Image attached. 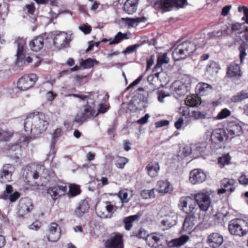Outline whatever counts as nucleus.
Returning a JSON list of instances; mask_svg holds the SVG:
<instances>
[{"instance_id":"nucleus-56","label":"nucleus","mask_w":248,"mask_h":248,"mask_svg":"<svg viewBox=\"0 0 248 248\" xmlns=\"http://www.w3.org/2000/svg\"><path fill=\"white\" fill-rule=\"evenodd\" d=\"M79 29L85 34L90 33L92 30V28L90 26L85 24L80 26L79 27Z\"/></svg>"},{"instance_id":"nucleus-29","label":"nucleus","mask_w":248,"mask_h":248,"mask_svg":"<svg viewBox=\"0 0 248 248\" xmlns=\"http://www.w3.org/2000/svg\"><path fill=\"white\" fill-rule=\"evenodd\" d=\"M235 183V181L233 179L224 178L221 181L220 184L221 187L228 189L229 193H231L233 192L235 189V187L234 186Z\"/></svg>"},{"instance_id":"nucleus-10","label":"nucleus","mask_w":248,"mask_h":248,"mask_svg":"<svg viewBox=\"0 0 248 248\" xmlns=\"http://www.w3.org/2000/svg\"><path fill=\"white\" fill-rule=\"evenodd\" d=\"M14 167L10 164H4L0 170V182L6 183L11 181Z\"/></svg>"},{"instance_id":"nucleus-31","label":"nucleus","mask_w":248,"mask_h":248,"mask_svg":"<svg viewBox=\"0 0 248 248\" xmlns=\"http://www.w3.org/2000/svg\"><path fill=\"white\" fill-rule=\"evenodd\" d=\"M139 97V99L134 100L133 102V104L135 107V109L137 111H140L143 108H145L146 107V103L147 101V97L146 96L142 95L141 96V94H140Z\"/></svg>"},{"instance_id":"nucleus-7","label":"nucleus","mask_w":248,"mask_h":248,"mask_svg":"<svg viewBox=\"0 0 248 248\" xmlns=\"http://www.w3.org/2000/svg\"><path fill=\"white\" fill-rule=\"evenodd\" d=\"M227 130L228 131V135L231 139L240 136L243 133L242 126L240 122L238 120L228 121Z\"/></svg>"},{"instance_id":"nucleus-46","label":"nucleus","mask_w":248,"mask_h":248,"mask_svg":"<svg viewBox=\"0 0 248 248\" xmlns=\"http://www.w3.org/2000/svg\"><path fill=\"white\" fill-rule=\"evenodd\" d=\"M231 160V157L228 155H225L221 157L218 158V163L220 165V167L222 168L226 165H228Z\"/></svg>"},{"instance_id":"nucleus-48","label":"nucleus","mask_w":248,"mask_h":248,"mask_svg":"<svg viewBox=\"0 0 248 248\" xmlns=\"http://www.w3.org/2000/svg\"><path fill=\"white\" fill-rule=\"evenodd\" d=\"M47 193L50 195L52 199L54 200L57 199L60 197L58 193V187L56 186L48 188L47 189Z\"/></svg>"},{"instance_id":"nucleus-54","label":"nucleus","mask_w":248,"mask_h":248,"mask_svg":"<svg viewBox=\"0 0 248 248\" xmlns=\"http://www.w3.org/2000/svg\"><path fill=\"white\" fill-rule=\"evenodd\" d=\"M206 113L199 111H193L192 115L196 119H203L206 117Z\"/></svg>"},{"instance_id":"nucleus-32","label":"nucleus","mask_w":248,"mask_h":248,"mask_svg":"<svg viewBox=\"0 0 248 248\" xmlns=\"http://www.w3.org/2000/svg\"><path fill=\"white\" fill-rule=\"evenodd\" d=\"M177 220V215L173 214L171 215L167 216L165 219L162 220L161 223L163 225L167 226L168 228H170L176 224Z\"/></svg>"},{"instance_id":"nucleus-55","label":"nucleus","mask_w":248,"mask_h":248,"mask_svg":"<svg viewBox=\"0 0 248 248\" xmlns=\"http://www.w3.org/2000/svg\"><path fill=\"white\" fill-rule=\"evenodd\" d=\"M140 46V44H136L134 45L128 46L123 52L124 54H129L134 52L137 48Z\"/></svg>"},{"instance_id":"nucleus-58","label":"nucleus","mask_w":248,"mask_h":248,"mask_svg":"<svg viewBox=\"0 0 248 248\" xmlns=\"http://www.w3.org/2000/svg\"><path fill=\"white\" fill-rule=\"evenodd\" d=\"M169 121L166 120H162L160 121L156 122L155 123L156 127H161L164 126H166L169 125Z\"/></svg>"},{"instance_id":"nucleus-27","label":"nucleus","mask_w":248,"mask_h":248,"mask_svg":"<svg viewBox=\"0 0 248 248\" xmlns=\"http://www.w3.org/2000/svg\"><path fill=\"white\" fill-rule=\"evenodd\" d=\"M142 212H139L136 215L125 217L123 220V222L125 224V229L127 231H129L133 226V222L139 219L142 216Z\"/></svg>"},{"instance_id":"nucleus-63","label":"nucleus","mask_w":248,"mask_h":248,"mask_svg":"<svg viewBox=\"0 0 248 248\" xmlns=\"http://www.w3.org/2000/svg\"><path fill=\"white\" fill-rule=\"evenodd\" d=\"M231 8V5H226L224 6L222 9L221 15L223 16H227L229 13Z\"/></svg>"},{"instance_id":"nucleus-43","label":"nucleus","mask_w":248,"mask_h":248,"mask_svg":"<svg viewBox=\"0 0 248 248\" xmlns=\"http://www.w3.org/2000/svg\"><path fill=\"white\" fill-rule=\"evenodd\" d=\"M20 193L16 191L10 195L2 194L1 197V198L4 200L9 199L11 202H13L20 197Z\"/></svg>"},{"instance_id":"nucleus-18","label":"nucleus","mask_w":248,"mask_h":248,"mask_svg":"<svg viewBox=\"0 0 248 248\" xmlns=\"http://www.w3.org/2000/svg\"><path fill=\"white\" fill-rule=\"evenodd\" d=\"M186 51L183 43L179 44L174 49L172 53L174 61H179L182 60H185L188 57V53Z\"/></svg>"},{"instance_id":"nucleus-30","label":"nucleus","mask_w":248,"mask_h":248,"mask_svg":"<svg viewBox=\"0 0 248 248\" xmlns=\"http://www.w3.org/2000/svg\"><path fill=\"white\" fill-rule=\"evenodd\" d=\"M186 104L190 107H197L201 104V99L196 94L187 96L186 99Z\"/></svg>"},{"instance_id":"nucleus-33","label":"nucleus","mask_w":248,"mask_h":248,"mask_svg":"<svg viewBox=\"0 0 248 248\" xmlns=\"http://www.w3.org/2000/svg\"><path fill=\"white\" fill-rule=\"evenodd\" d=\"M196 89L201 95H204L211 90L212 87L208 84L202 82L198 83Z\"/></svg>"},{"instance_id":"nucleus-37","label":"nucleus","mask_w":248,"mask_h":248,"mask_svg":"<svg viewBox=\"0 0 248 248\" xmlns=\"http://www.w3.org/2000/svg\"><path fill=\"white\" fill-rule=\"evenodd\" d=\"M182 43L189 57L197 49L196 45L194 42L192 41H186Z\"/></svg>"},{"instance_id":"nucleus-57","label":"nucleus","mask_w":248,"mask_h":248,"mask_svg":"<svg viewBox=\"0 0 248 248\" xmlns=\"http://www.w3.org/2000/svg\"><path fill=\"white\" fill-rule=\"evenodd\" d=\"M143 78L142 75L136 79H135L134 81H133L130 85L126 88V90H129L130 88L138 85L140 81L142 80Z\"/></svg>"},{"instance_id":"nucleus-38","label":"nucleus","mask_w":248,"mask_h":248,"mask_svg":"<svg viewBox=\"0 0 248 248\" xmlns=\"http://www.w3.org/2000/svg\"><path fill=\"white\" fill-rule=\"evenodd\" d=\"M98 64V61L91 58H88L85 60H82L80 62V65L83 67L84 69L92 68L94 65H97Z\"/></svg>"},{"instance_id":"nucleus-12","label":"nucleus","mask_w":248,"mask_h":248,"mask_svg":"<svg viewBox=\"0 0 248 248\" xmlns=\"http://www.w3.org/2000/svg\"><path fill=\"white\" fill-rule=\"evenodd\" d=\"M189 237L188 236L183 235L180 236L179 238L173 239L171 240L169 244L168 241L162 238L159 245L160 246H164L165 248H166L167 246L169 247H178L184 245L186 242H187Z\"/></svg>"},{"instance_id":"nucleus-64","label":"nucleus","mask_w":248,"mask_h":248,"mask_svg":"<svg viewBox=\"0 0 248 248\" xmlns=\"http://www.w3.org/2000/svg\"><path fill=\"white\" fill-rule=\"evenodd\" d=\"M183 123H184L183 118H179V119L174 124L175 128L177 129H180L181 128Z\"/></svg>"},{"instance_id":"nucleus-53","label":"nucleus","mask_w":248,"mask_h":248,"mask_svg":"<svg viewBox=\"0 0 248 248\" xmlns=\"http://www.w3.org/2000/svg\"><path fill=\"white\" fill-rule=\"evenodd\" d=\"M122 20L127 21L128 25L130 27H132L136 23H140L141 22V18L140 17L136 18L126 17L125 18H122Z\"/></svg>"},{"instance_id":"nucleus-50","label":"nucleus","mask_w":248,"mask_h":248,"mask_svg":"<svg viewBox=\"0 0 248 248\" xmlns=\"http://www.w3.org/2000/svg\"><path fill=\"white\" fill-rule=\"evenodd\" d=\"M87 94H88V100L87 101L88 104H93L94 102L96 101L98 98L99 97V94L98 93L88 92L87 93Z\"/></svg>"},{"instance_id":"nucleus-9","label":"nucleus","mask_w":248,"mask_h":248,"mask_svg":"<svg viewBox=\"0 0 248 248\" xmlns=\"http://www.w3.org/2000/svg\"><path fill=\"white\" fill-rule=\"evenodd\" d=\"M54 35L55 37L53 39V44L57 48H64L68 45V35L66 32L56 31Z\"/></svg>"},{"instance_id":"nucleus-35","label":"nucleus","mask_w":248,"mask_h":248,"mask_svg":"<svg viewBox=\"0 0 248 248\" xmlns=\"http://www.w3.org/2000/svg\"><path fill=\"white\" fill-rule=\"evenodd\" d=\"M170 61L169 58L167 56V53H164L162 55H159L157 60V63L154 68V70H157L158 69L162 67L163 63H168Z\"/></svg>"},{"instance_id":"nucleus-6","label":"nucleus","mask_w":248,"mask_h":248,"mask_svg":"<svg viewBox=\"0 0 248 248\" xmlns=\"http://www.w3.org/2000/svg\"><path fill=\"white\" fill-rule=\"evenodd\" d=\"M194 198L201 210L205 212L208 210L211 204V199L207 193H198L195 195Z\"/></svg>"},{"instance_id":"nucleus-25","label":"nucleus","mask_w":248,"mask_h":248,"mask_svg":"<svg viewBox=\"0 0 248 248\" xmlns=\"http://www.w3.org/2000/svg\"><path fill=\"white\" fill-rule=\"evenodd\" d=\"M44 44V39L43 37L38 36L30 43V46L32 50L37 52L43 47Z\"/></svg>"},{"instance_id":"nucleus-47","label":"nucleus","mask_w":248,"mask_h":248,"mask_svg":"<svg viewBox=\"0 0 248 248\" xmlns=\"http://www.w3.org/2000/svg\"><path fill=\"white\" fill-rule=\"evenodd\" d=\"M227 215L221 213L216 214L214 217V220L216 224L223 225L224 224V217Z\"/></svg>"},{"instance_id":"nucleus-60","label":"nucleus","mask_w":248,"mask_h":248,"mask_svg":"<svg viewBox=\"0 0 248 248\" xmlns=\"http://www.w3.org/2000/svg\"><path fill=\"white\" fill-rule=\"evenodd\" d=\"M243 14L244 16L242 17V20H244L245 23L248 24V7H244Z\"/></svg>"},{"instance_id":"nucleus-17","label":"nucleus","mask_w":248,"mask_h":248,"mask_svg":"<svg viewBox=\"0 0 248 248\" xmlns=\"http://www.w3.org/2000/svg\"><path fill=\"white\" fill-rule=\"evenodd\" d=\"M33 204L31 200L28 198H22L18 204V212L19 214H26L30 213L33 209Z\"/></svg>"},{"instance_id":"nucleus-28","label":"nucleus","mask_w":248,"mask_h":248,"mask_svg":"<svg viewBox=\"0 0 248 248\" xmlns=\"http://www.w3.org/2000/svg\"><path fill=\"white\" fill-rule=\"evenodd\" d=\"M105 209L107 210V212H102L101 211H98L97 209V213L98 216H100L101 218H110L113 213L114 206L111 204L110 202H107L106 205L104 207Z\"/></svg>"},{"instance_id":"nucleus-40","label":"nucleus","mask_w":248,"mask_h":248,"mask_svg":"<svg viewBox=\"0 0 248 248\" xmlns=\"http://www.w3.org/2000/svg\"><path fill=\"white\" fill-rule=\"evenodd\" d=\"M61 132L62 130L61 128H57L55 130L52 134V138L50 143V150L52 151L53 152L57 140L61 134Z\"/></svg>"},{"instance_id":"nucleus-15","label":"nucleus","mask_w":248,"mask_h":248,"mask_svg":"<svg viewBox=\"0 0 248 248\" xmlns=\"http://www.w3.org/2000/svg\"><path fill=\"white\" fill-rule=\"evenodd\" d=\"M95 111L90 106H87L83 112L77 113L75 118V121L78 123H82L85 122L88 119L93 116Z\"/></svg>"},{"instance_id":"nucleus-61","label":"nucleus","mask_w":248,"mask_h":248,"mask_svg":"<svg viewBox=\"0 0 248 248\" xmlns=\"http://www.w3.org/2000/svg\"><path fill=\"white\" fill-rule=\"evenodd\" d=\"M238 180L240 184L242 185H248V178H247V176L245 175H242V176H241L239 177Z\"/></svg>"},{"instance_id":"nucleus-20","label":"nucleus","mask_w":248,"mask_h":248,"mask_svg":"<svg viewBox=\"0 0 248 248\" xmlns=\"http://www.w3.org/2000/svg\"><path fill=\"white\" fill-rule=\"evenodd\" d=\"M25 42V40L23 38H18L15 41V44L17 47L16 56L17 57L16 61L18 62L22 61L24 58V51Z\"/></svg>"},{"instance_id":"nucleus-36","label":"nucleus","mask_w":248,"mask_h":248,"mask_svg":"<svg viewBox=\"0 0 248 248\" xmlns=\"http://www.w3.org/2000/svg\"><path fill=\"white\" fill-rule=\"evenodd\" d=\"M248 49V44L245 42H243L241 43L238 47V50L239 51V58L241 63H243L244 60L247 55L246 51Z\"/></svg>"},{"instance_id":"nucleus-16","label":"nucleus","mask_w":248,"mask_h":248,"mask_svg":"<svg viewBox=\"0 0 248 248\" xmlns=\"http://www.w3.org/2000/svg\"><path fill=\"white\" fill-rule=\"evenodd\" d=\"M107 248H123V241L122 236L120 234L115 235L108 239L105 243Z\"/></svg>"},{"instance_id":"nucleus-11","label":"nucleus","mask_w":248,"mask_h":248,"mask_svg":"<svg viewBox=\"0 0 248 248\" xmlns=\"http://www.w3.org/2000/svg\"><path fill=\"white\" fill-rule=\"evenodd\" d=\"M224 242L223 236L217 232H212L207 237L206 242L212 248H219Z\"/></svg>"},{"instance_id":"nucleus-21","label":"nucleus","mask_w":248,"mask_h":248,"mask_svg":"<svg viewBox=\"0 0 248 248\" xmlns=\"http://www.w3.org/2000/svg\"><path fill=\"white\" fill-rule=\"evenodd\" d=\"M227 75L230 78H239L241 76L239 65L234 62L231 63L227 68Z\"/></svg>"},{"instance_id":"nucleus-19","label":"nucleus","mask_w":248,"mask_h":248,"mask_svg":"<svg viewBox=\"0 0 248 248\" xmlns=\"http://www.w3.org/2000/svg\"><path fill=\"white\" fill-rule=\"evenodd\" d=\"M170 88L180 96L185 95L188 91L187 86L180 81H176L173 82L171 84Z\"/></svg>"},{"instance_id":"nucleus-2","label":"nucleus","mask_w":248,"mask_h":248,"mask_svg":"<svg viewBox=\"0 0 248 248\" xmlns=\"http://www.w3.org/2000/svg\"><path fill=\"white\" fill-rule=\"evenodd\" d=\"M185 4H187V0H160L155 3L154 7L167 12L170 11L174 7L177 9L183 8Z\"/></svg>"},{"instance_id":"nucleus-5","label":"nucleus","mask_w":248,"mask_h":248,"mask_svg":"<svg viewBox=\"0 0 248 248\" xmlns=\"http://www.w3.org/2000/svg\"><path fill=\"white\" fill-rule=\"evenodd\" d=\"M37 79V76L34 74L25 75L18 81L17 87L20 90H27L32 87Z\"/></svg>"},{"instance_id":"nucleus-13","label":"nucleus","mask_w":248,"mask_h":248,"mask_svg":"<svg viewBox=\"0 0 248 248\" xmlns=\"http://www.w3.org/2000/svg\"><path fill=\"white\" fill-rule=\"evenodd\" d=\"M206 178V174L202 170H194L190 173L189 181L193 185H196L202 183Z\"/></svg>"},{"instance_id":"nucleus-52","label":"nucleus","mask_w":248,"mask_h":248,"mask_svg":"<svg viewBox=\"0 0 248 248\" xmlns=\"http://www.w3.org/2000/svg\"><path fill=\"white\" fill-rule=\"evenodd\" d=\"M135 236L138 238H142L147 240V237L149 236V234L144 229L140 228L139 229L138 233H137Z\"/></svg>"},{"instance_id":"nucleus-42","label":"nucleus","mask_w":248,"mask_h":248,"mask_svg":"<svg viewBox=\"0 0 248 248\" xmlns=\"http://www.w3.org/2000/svg\"><path fill=\"white\" fill-rule=\"evenodd\" d=\"M128 159L125 157L118 156L115 160L116 167L119 169H123L128 163Z\"/></svg>"},{"instance_id":"nucleus-51","label":"nucleus","mask_w":248,"mask_h":248,"mask_svg":"<svg viewBox=\"0 0 248 248\" xmlns=\"http://www.w3.org/2000/svg\"><path fill=\"white\" fill-rule=\"evenodd\" d=\"M79 187L76 185H72L70 186L69 193L71 196H75L80 193Z\"/></svg>"},{"instance_id":"nucleus-4","label":"nucleus","mask_w":248,"mask_h":248,"mask_svg":"<svg viewBox=\"0 0 248 248\" xmlns=\"http://www.w3.org/2000/svg\"><path fill=\"white\" fill-rule=\"evenodd\" d=\"M229 136L224 129L217 128L213 130L211 135V140L213 145L215 144L214 148L218 149L221 147V143L227 140Z\"/></svg>"},{"instance_id":"nucleus-45","label":"nucleus","mask_w":248,"mask_h":248,"mask_svg":"<svg viewBox=\"0 0 248 248\" xmlns=\"http://www.w3.org/2000/svg\"><path fill=\"white\" fill-rule=\"evenodd\" d=\"M13 136V133L0 129V141H8Z\"/></svg>"},{"instance_id":"nucleus-3","label":"nucleus","mask_w":248,"mask_h":248,"mask_svg":"<svg viewBox=\"0 0 248 248\" xmlns=\"http://www.w3.org/2000/svg\"><path fill=\"white\" fill-rule=\"evenodd\" d=\"M248 226V222L244 219L236 218L230 221L228 225L229 232L232 235L243 236L247 234L248 230L243 229V225Z\"/></svg>"},{"instance_id":"nucleus-44","label":"nucleus","mask_w":248,"mask_h":248,"mask_svg":"<svg viewBox=\"0 0 248 248\" xmlns=\"http://www.w3.org/2000/svg\"><path fill=\"white\" fill-rule=\"evenodd\" d=\"M154 189L150 190L144 189L141 191V196L145 199L153 198L155 196Z\"/></svg>"},{"instance_id":"nucleus-22","label":"nucleus","mask_w":248,"mask_h":248,"mask_svg":"<svg viewBox=\"0 0 248 248\" xmlns=\"http://www.w3.org/2000/svg\"><path fill=\"white\" fill-rule=\"evenodd\" d=\"M183 224L184 231L190 232L197 222L196 217L193 214H187Z\"/></svg>"},{"instance_id":"nucleus-14","label":"nucleus","mask_w":248,"mask_h":248,"mask_svg":"<svg viewBox=\"0 0 248 248\" xmlns=\"http://www.w3.org/2000/svg\"><path fill=\"white\" fill-rule=\"evenodd\" d=\"M61 237V230L58 225L55 222L50 224L47 239L50 242H56Z\"/></svg>"},{"instance_id":"nucleus-41","label":"nucleus","mask_w":248,"mask_h":248,"mask_svg":"<svg viewBox=\"0 0 248 248\" xmlns=\"http://www.w3.org/2000/svg\"><path fill=\"white\" fill-rule=\"evenodd\" d=\"M124 38L128 39L126 33H122L121 32H118L115 35L113 39H111V41L109 43V45L117 44L120 43Z\"/></svg>"},{"instance_id":"nucleus-1","label":"nucleus","mask_w":248,"mask_h":248,"mask_svg":"<svg viewBox=\"0 0 248 248\" xmlns=\"http://www.w3.org/2000/svg\"><path fill=\"white\" fill-rule=\"evenodd\" d=\"M48 116L42 112L34 113L32 117H27L24 125L26 132L37 136L46 130L49 124Z\"/></svg>"},{"instance_id":"nucleus-39","label":"nucleus","mask_w":248,"mask_h":248,"mask_svg":"<svg viewBox=\"0 0 248 248\" xmlns=\"http://www.w3.org/2000/svg\"><path fill=\"white\" fill-rule=\"evenodd\" d=\"M159 186L157 191L160 193H166L169 192L170 185V183L166 181H159L158 183Z\"/></svg>"},{"instance_id":"nucleus-49","label":"nucleus","mask_w":248,"mask_h":248,"mask_svg":"<svg viewBox=\"0 0 248 248\" xmlns=\"http://www.w3.org/2000/svg\"><path fill=\"white\" fill-rule=\"evenodd\" d=\"M231 114V111L228 108H225L222 109L217 114V119L218 120H222L230 116Z\"/></svg>"},{"instance_id":"nucleus-34","label":"nucleus","mask_w":248,"mask_h":248,"mask_svg":"<svg viewBox=\"0 0 248 248\" xmlns=\"http://www.w3.org/2000/svg\"><path fill=\"white\" fill-rule=\"evenodd\" d=\"M248 98V93L244 91L238 93L236 95L232 96L231 101L233 103H238Z\"/></svg>"},{"instance_id":"nucleus-59","label":"nucleus","mask_w":248,"mask_h":248,"mask_svg":"<svg viewBox=\"0 0 248 248\" xmlns=\"http://www.w3.org/2000/svg\"><path fill=\"white\" fill-rule=\"evenodd\" d=\"M149 118V114H146L145 116L143 117H141L139 120H138L137 123L139 124H144L147 122L148 119Z\"/></svg>"},{"instance_id":"nucleus-62","label":"nucleus","mask_w":248,"mask_h":248,"mask_svg":"<svg viewBox=\"0 0 248 248\" xmlns=\"http://www.w3.org/2000/svg\"><path fill=\"white\" fill-rule=\"evenodd\" d=\"M108 108V107L107 105L101 103L98 109V113H104L107 111Z\"/></svg>"},{"instance_id":"nucleus-24","label":"nucleus","mask_w":248,"mask_h":248,"mask_svg":"<svg viewBox=\"0 0 248 248\" xmlns=\"http://www.w3.org/2000/svg\"><path fill=\"white\" fill-rule=\"evenodd\" d=\"M139 0H127L124 5V11L129 15L135 13Z\"/></svg>"},{"instance_id":"nucleus-8","label":"nucleus","mask_w":248,"mask_h":248,"mask_svg":"<svg viewBox=\"0 0 248 248\" xmlns=\"http://www.w3.org/2000/svg\"><path fill=\"white\" fill-rule=\"evenodd\" d=\"M179 206L181 210L186 214H190L195 209L196 204L194 199L190 197H182L180 199Z\"/></svg>"},{"instance_id":"nucleus-26","label":"nucleus","mask_w":248,"mask_h":248,"mask_svg":"<svg viewBox=\"0 0 248 248\" xmlns=\"http://www.w3.org/2000/svg\"><path fill=\"white\" fill-rule=\"evenodd\" d=\"M89 209V205L88 202L85 200H82L75 209V214L77 217H81L88 212Z\"/></svg>"},{"instance_id":"nucleus-23","label":"nucleus","mask_w":248,"mask_h":248,"mask_svg":"<svg viewBox=\"0 0 248 248\" xmlns=\"http://www.w3.org/2000/svg\"><path fill=\"white\" fill-rule=\"evenodd\" d=\"M159 170V165L158 162L155 161L150 162L145 168V170L148 175L152 178L158 175Z\"/></svg>"}]
</instances>
